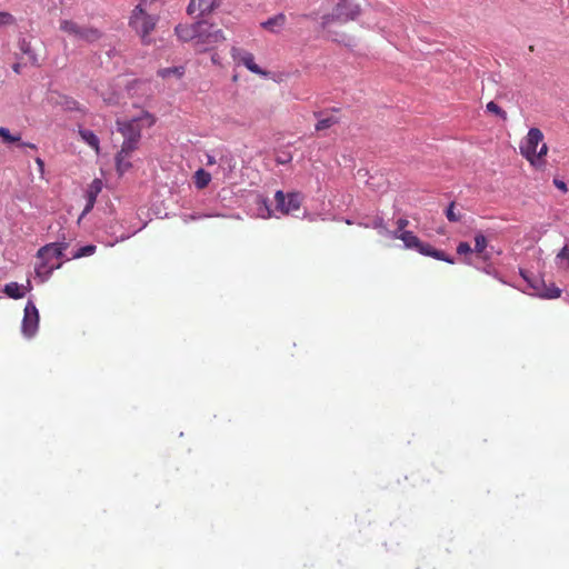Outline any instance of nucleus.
I'll return each mask as SVG.
<instances>
[{"mask_svg": "<svg viewBox=\"0 0 569 569\" xmlns=\"http://www.w3.org/2000/svg\"><path fill=\"white\" fill-rule=\"evenodd\" d=\"M360 13V6L353 0H340L332 13L322 17V27L326 28L332 22L345 23L356 19Z\"/></svg>", "mask_w": 569, "mask_h": 569, "instance_id": "nucleus-4", "label": "nucleus"}, {"mask_svg": "<svg viewBox=\"0 0 569 569\" xmlns=\"http://www.w3.org/2000/svg\"><path fill=\"white\" fill-rule=\"evenodd\" d=\"M553 184L559 189L561 190L562 192H567V184L566 182H563L562 180H559V179H555L553 180Z\"/></svg>", "mask_w": 569, "mask_h": 569, "instance_id": "nucleus-36", "label": "nucleus"}, {"mask_svg": "<svg viewBox=\"0 0 569 569\" xmlns=\"http://www.w3.org/2000/svg\"><path fill=\"white\" fill-rule=\"evenodd\" d=\"M416 250L423 256L430 257V252H432V250H435V248L431 247L429 243H425V242L420 241V246H418V248H416Z\"/></svg>", "mask_w": 569, "mask_h": 569, "instance_id": "nucleus-32", "label": "nucleus"}, {"mask_svg": "<svg viewBox=\"0 0 569 569\" xmlns=\"http://www.w3.org/2000/svg\"><path fill=\"white\" fill-rule=\"evenodd\" d=\"M184 73L183 67H171V68H163L158 71V76L166 79L171 76H177L178 78L182 77Z\"/></svg>", "mask_w": 569, "mask_h": 569, "instance_id": "nucleus-23", "label": "nucleus"}, {"mask_svg": "<svg viewBox=\"0 0 569 569\" xmlns=\"http://www.w3.org/2000/svg\"><path fill=\"white\" fill-rule=\"evenodd\" d=\"M19 49L29 57V60L32 64H37L38 63V58L36 56V53L32 51L31 49V44L29 41H27L26 39H20L19 40Z\"/></svg>", "mask_w": 569, "mask_h": 569, "instance_id": "nucleus-22", "label": "nucleus"}, {"mask_svg": "<svg viewBox=\"0 0 569 569\" xmlns=\"http://www.w3.org/2000/svg\"><path fill=\"white\" fill-rule=\"evenodd\" d=\"M402 236L405 248L416 250L420 246V239L411 231H406Z\"/></svg>", "mask_w": 569, "mask_h": 569, "instance_id": "nucleus-21", "label": "nucleus"}, {"mask_svg": "<svg viewBox=\"0 0 569 569\" xmlns=\"http://www.w3.org/2000/svg\"><path fill=\"white\" fill-rule=\"evenodd\" d=\"M487 110L489 112H492L499 117H501L502 119H506L507 118V113L506 111H503L496 102L493 101H490L487 103Z\"/></svg>", "mask_w": 569, "mask_h": 569, "instance_id": "nucleus-30", "label": "nucleus"}, {"mask_svg": "<svg viewBox=\"0 0 569 569\" xmlns=\"http://www.w3.org/2000/svg\"><path fill=\"white\" fill-rule=\"evenodd\" d=\"M96 249H97V247L94 244L83 246V247L79 248L76 252H73L71 258H67V260H69V259H79V258H82V257L91 256V254H93L96 252Z\"/></svg>", "mask_w": 569, "mask_h": 569, "instance_id": "nucleus-24", "label": "nucleus"}, {"mask_svg": "<svg viewBox=\"0 0 569 569\" xmlns=\"http://www.w3.org/2000/svg\"><path fill=\"white\" fill-rule=\"evenodd\" d=\"M154 123V117L148 112L130 120H117V129L123 137L120 151L116 156L117 171L123 174L131 168L130 157L138 148L143 127H151Z\"/></svg>", "mask_w": 569, "mask_h": 569, "instance_id": "nucleus-1", "label": "nucleus"}, {"mask_svg": "<svg viewBox=\"0 0 569 569\" xmlns=\"http://www.w3.org/2000/svg\"><path fill=\"white\" fill-rule=\"evenodd\" d=\"M216 163H217L216 158H214L213 156H211V154L207 153V154H206V164H207V166H213V164H216Z\"/></svg>", "mask_w": 569, "mask_h": 569, "instance_id": "nucleus-38", "label": "nucleus"}, {"mask_svg": "<svg viewBox=\"0 0 569 569\" xmlns=\"http://www.w3.org/2000/svg\"><path fill=\"white\" fill-rule=\"evenodd\" d=\"M321 112H315V117L319 118V121L316 124L317 131H322L331 128L333 124L339 122V118L335 114H329L327 117L321 118Z\"/></svg>", "mask_w": 569, "mask_h": 569, "instance_id": "nucleus-19", "label": "nucleus"}, {"mask_svg": "<svg viewBox=\"0 0 569 569\" xmlns=\"http://www.w3.org/2000/svg\"><path fill=\"white\" fill-rule=\"evenodd\" d=\"M542 140V132L538 128H531L520 144L521 154L532 164L547 153L548 147Z\"/></svg>", "mask_w": 569, "mask_h": 569, "instance_id": "nucleus-3", "label": "nucleus"}, {"mask_svg": "<svg viewBox=\"0 0 569 569\" xmlns=\"http://www.w3.org/2000/svg\"><path fill=\"white\" fill-rule=\"evenodd\" d=\"M152 1L140 0L129 17V27L140 37L143 44L151 43V32L159 21L157 13L151 11Z\"/></svg>", "mask_w": 569, "mask_h": 569, "instance_id": "nucleus-2", "label": "nucleus"}, {"mask_svg": "<svg viewBox=\"0 0 569 569\" xmlns=\"http://www.w3.org/2000/svg\"><path fill=\"white\" fill-rule=\"evenodd\" d=\"M366 227H371V228L378 230V232L381 236H386V233L388 232V228L386 227L383 219L380 217H376L372 220V222L370 224H366Z\"/></svg>", "mask_w": 569, "mask_h": 569, "instance_id": "nucleus-27", "label": "nucleus"}, {"mask_svg": "<svg viewBox=\"0 0 569 569\" xmlns=\"http://www.w3.org/2000/svg\"><path fill=\"white\" fill-rule=\"evenodd\" d=\"M31 282L30 280L27 281V286H21L18 282H9L4 284L2 291L11 299H21L24 297L26 291L31 290Z\"/></svg>", "mask_w": 569, "mask_h": 569, "instance_id": "nucleus-15", "label": "nucleus"}, {"mask_svg": "<svg viewBox=\"0 0 569 569\" xmlns=\"http://www.w3.org/2000/svg\"><path fill=\"white\" fill-rule=\"evenodd\" d=\"M232 56L234 59H237L240 63H242L248 70L260 76H267V72L263 71L256 62L254 57L252 53L243 50H239L233 48L232 49Z\"/></svg>", "mask_w": 569, "mask_h": 569, "instance_id": "nucleus-13", "label": "nucleus"}, {"mask_svg": "<svg viewBox=\"0 0 569 569\" xmlns=\"http://www.w3.org/2000/svg\"><path fill=\"white\" fill-rule=\"evenodd\" d=\"M60 30L72 36L77 40L88 43L98 41L102 37V32L93 27L80 26L72 20H61Z\"/></svg>", "mask_w": 569, "mask_h": 569, "instance_id": "nucleus-5", "label": "nucleus"}, {"mask_svg": "<svg viewBox=\"0 0 569 569\" xmlns=\"http://www.w3.org/2000/svg\"><path fill=\"white\" fill-rule=\"evenodd\" d=\"M286 24V16L278 13L261 23V27L272 33H278Z\"/></svg>", "mask_w": 569, "mask_h": 569, "instance_id": "nucleus-16", "label": "nucleus"}, {"mask_svg": "<svg viewBox=\"0 0 569 569\" xmlns=\"http://www.w3.org/2000/svg\"><path fill=\"white\" fill-rule=\"evenodd\" d=\"M37 164L42 169L43 168V161L40 158L36 159Z\"/></svg>", "mask_w": 569, "mask_h": 569, "instance_id": "nucleus-41", "label": "nucleus"}, {"mask_svg": "<svg viewBox=\"0 0 569 569\" xmlns=\"http://www.w3.org/2000/svg\"><path fill=\"white\" fill-rule=\"evenodd\" d=\"M472 251L470 244L468 242H460L457 247V252L459 254H467Z\"/></svg>", "mask_w": 569, "mask_h": 569, "instance_id": "nucleus-35", "label": "nucleus"}, {"mask_svg": "<svg viewBox=\"0 0 569 569\" xmlns=\"http://www.w3.org/2000/svg\"><path fill=\"white\" fill-rule=\"evenodd\" d=\"M557 260H567L569 267V247L566 244L556 257Z\"/></svg>", "mask_w": 569, "mask_h": 569, "instance_id": "nucleus-34", "label": "nucleus"}, {"mask_svg": "<svg viewBox=\"0 0 569 569\" xmlns=\"http://www.w3.org/2000/svg\"><path fill=\"white\" fill-rule=\"evenodd\" d=\"M407 230H400L398 228L396 230H392V231L388 229V232L386 233L385 237H388L390 239H400V240H402V236L401 234H403Z\"/></svg>", "mask_w": 569, "mask_h": 569, "instance_id": "nucleus-33", "label": "nucleus"}, {"mask_svg": "<svg viewBox=\"0 0 569 569\" xmlns=\"http://www.w3.org/2000/svg\"><path fill=\"white\" fill-rule=\"evenodd\" d=\"M291 160V156L287 154L284 157H278L277 162L284 164Z\"/></svg>", "mask_w": 569, "mask_h": 569, "instance_id": "nucleus-39", "label": "nucleus"}, {"mask_svg": "<svg viewBox=\"0 0 569 569\" xmlns=\"http://www.w3.org/2000/svg\"><path fill=\"white\" fill-rule=\"evenodd\" d=\"M0 137L6 143H13L20 141V134H11L9 129L0 127Z\"/></svg>", "mask_w": 569, "mask_h": 569, "instance_id": "nucleus-26", "label": "nucleus"}, {"mask_svg": "<svg viewBox=\"0 0 569 569\" xmlns=\"http://www.w3.org/2000/svg\"><path fill=\"white\" fill-rule=\"evenodd\" d=\"M21 146H22V147H29V148H32V149H34V148H36V146H34L33 143H29V142H28V143H27V142H23V143H21Z\"/></svg>", "mask_w": 569, "mask_h": 569, "instance_id": "nucleus-40", "label": "nucleus"}, {"mask_svg": "<svg viewBox=\"0 0 569 569\" xmlns=\"http://www.w3.org/2000/svg\"><path fill=\"white\" fill-rule=\"evenodd\" d=\"M14 23V17L9 12H0V27Z\"/></svg>", "mask_w": 569, "mask_h": 569, "instance_id": "nucleus-31", "label": "nucleus"}, {"mask_svg": "<svg viewBox=\"0 0 569 569\" xmlns=\"http://www.w3.org/2000/svg\"><path fill=\"white\" fill-rule=\"evenodd\" d=\"M68 247L69 242L66 240L46 244L39 249L38 258L48 261H50L52 258L60 259L63 257V252L68 249Z\"/></svg>", "mask_w": 569, "mask_h": 569, "instance_id": "nucleus-12", "label": "nucleus"}, {"mask_svg": "<svg viewBox=\"0 0 569 569\" xmlns=\"http://www.w3.org/2000/svg\"><path fill=\"white\" fill-rule=\"evenodd\" d=\"M13 71H14V72H17V73H19V72H20V64H19V63H16V64L13 66Z\"/></svg>", "mask_w": 569, "mask_h": 569, "instance_id": "nucleus-42", "label": "nucleus"}, {"mask_svg": "<svg viewBox=\"0 0 569 569\" xmlns=\"http://www.w3.org/2000/svg\"><path fill=\"white\" fill-rule=\"evenodd\" d=\"M101 190H102V181L100 179H94L89 184V187L86 191L87 203L81 213V218L84 217L86 214H88L92 210V208L96 203L97 197L101 192Z\"/></svg>", "mask_w": 569, "mask_h": 569, "instance_id": "nucleus-14", "label": "nucleus"}, {"mask_svg": "<svg viewBox=\"0 0 569 569\" xmlns=\"http://www.w3.org/2000/svg\"><path fill=\"white\" fill-rule=\"evenodd\" d=\"M446 217L450 222H458L461 220V214L455 211V202H451L448 206L446 210Z\"/></svg>", "mask_w": 569, "mask_h": 569, "instance_id": "nucleus-28", "label": "nucleus"}, {"mask_svg": "<svg viewBox=\"0 0 569 569\" xmlns=\"http://www.w3.org/2000/svg\"><path fill=\"white\" fill-rule=\"evenodd\" d=\"M202 37H198V43L197 46L201 50H207L209 47H212L219 42H222L224 40V36L222 30L220 29H213L212 24H209L204 21V28L202 29Z\"/></svg>", "mask_w": 569, "mask_h": 569, "instance_id": "nucleus-9", "label": "nucleus"}, {"mask_svg": "<svg viewBox=\"0 0 569 569\" xmlns=\"http://www.w3.org/2000/svg\"><path fill=\"white\" fill-rule=\"evenodd\" d=\"M220 6V0H190L187 12L189 16L203 17Z\"/></svg>", "mask_w": 569, "mask_h": 569, "instance_id": "nucleus-10", "label": "nucleus"}, {"mask_svg": "<svg viewBox=\"0 0 569 569\" xmlns=\"http://www.w3.org/2000/svg\"><path fill=\"white\" fill-rule=\"evenodd\" d=\"M274 200L276 209L284 214L297 211L301 206V196L298 192L284 194L281 190H278Z\"/></svg>", "mask_w": 569, "mask_h": 569, "instance_id": "nucleus-7", "label": "nucleus"}, {"mask_svg": "<svg viewBox=\"0 0 569 569\" xmlns=\"http://www.w3.org/2000/svg\"><path fill=\"white\" fill-rule=\"evenodd\" d=\"M79 136L81 137V139L88 144L90 146L92 149L96 150L97 153H99V150H100V141H99V138L97 137V134L89 130V129H83V128H80L79 129Z\"/></svg>", "mask_w": 569, "mask_h": 569, "instance_id": "nucleus-17", "label": "nucleus"}, {"mask_svg": "<svg viewBox=\"0 0 569 569\" xmlns=\"http://www.w3.org/2000/svg\"><path fill=\"white\" fill-rule=\"evenodd\" d=\"M204 28V21H197L191 26H177L176 34L182 41L196 40L198 43V37H202V29Z\"/></svg>", "mask_w": 569, "mask_h": 569, "instance_id": "nucleus-11", "label": "nucleus"}, {"mask_svg": "<svg viewBox=\"0 0 569 569\" xmlns=\"http://www.w3.org/2000/svg\"><path fill=\"white\" fill-rule=\"evenodd\" d=\"M430 257L437 260L446 261L448 263H455V259L449 257L445 251L441 250H432V252H430Z\"/></svg>", "mask_w": 569, "mask_h": 569, "instance_id": "nucleus-29", "label": "nucleus"}, {"mask_svg": "<svg viewBox=\"0 0 569 569\" xmlns=\"http://www.w3.org/2000/svg\"><path fill=\"white\" fill-rule=\"evenodd\" d=\"M39 328V311L32 300H28L21 323V332L26 338H32Z\"/></svg>", "mask_w": 569, "mask_h": 569, "instance_id": "nucleus-6", "label": "nucleus"}, {"mask_svg": "<svg viewBox=\"0 0 569 569\" xmlns=\"http://www.w3.org/2000/svg\"><path fill=\"white\" fill-rule=\"evenodd\" d=\"M194 184L198 189L206 188L211 181V174L204 169L200 168L194 172Z\"/></svg>", "mask_w": 569, "mask_h": 569, "instance_id": "nucleus-20", "label": "nucleus"}, {"mask_svg": "<svg viewBox=\"0 0 569 569\" xmlns=\"http://www.w3.org/2000/svg\"><path fill=\"white\" fill-rule=\"evenodd\" d=\"M487 238L481 232H478L475 236V251L477 253H482L487 248Z\"/></svg>", "mask_w": 569, "mask_h": 569, "instance_id": "nucleus-25", "label": "nucleus"}, {"mask_svg": "<svg viewBox=\"0 0 569 569\" xmlns=\"http://www.w3.org/2000/svg\"><path fill=\"white\" fill-rule=\"evenodd\" d=\"M521 276L533 289V295L542 299H555L560 297L561 290L555 283L547 284L542 279H529L521 272Z\"/></svg>", "mask_w": 569, "mask_h": 569, "instance_id": "nucleus-8", "label": "nucleus"}, {"mask_svg": "<svg viewBox=\"0 0 569 569\" xmlns=\"http://www.w3.org/2000/svg\"><path fill=\"white\" fill-rule=\"evenodd\" d=\"M61 263L58 264H50V261L42 260V262L36 267V273L38 277L41 278V281H46L51 276L52 271L54 269L60 268Z\"/></svg>", "mask_w": 569, "mask_h": 569, "instance_id": "nucleus-18", "label": "nucleus"}, {"mask_svg": "<svg viewBox=\"0 0 569 569\" xmlns=\"http://www.w3.org/2000/svg\"><path fill=\"white\" fill-rule=\"evenodd\" d=\"M409 221L405 218H401L397 221V228L400 230H405V228L408 226Z\"/></svg>", "mask_w": 569, "mask_h": 569, "instance_id": "nucleus-37", "label": "nucleus"}]
</instances>
